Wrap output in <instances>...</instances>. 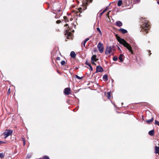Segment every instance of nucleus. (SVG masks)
Instances as JSON below:
<instances>
[{"instance_id":"obj_1","label":"nucleus","mask_w":159,"mask_h":159,"mask_svg":"<svg viewBox=\"0 0 159 159\" xmlns=\"http://www.w3.org/2000/svg\"><path fill=\"white\" fill-rule=\"evenodd\" d=\"M118 41L121 44H123L125 47L131 52V53H133L132 48L130 45L127 43L124 39L120 38L119 37H116Z\"/></svg>"},{"instance_id":"obj_2","label":"nucleus","mask_w":159,"mask_h":159,"mask_svg":"<svg viewBox=\"0 0 159 159\" xmlns=\"http://www.w3.org/2000/svg\"><path fill=\"white\" fill-rule=\"evenodd\" d=\"M118 41L121 44H123L125 47L131 52V53H133L132 48L130 45L127 43L124 39L120 38L119 37H116Z\"/></svg>"},{"instance_id":"obj_3","label":"nucleus","mask_w":159,"mask_h":159,"mask_svg":"<svg viewBox=\"0 0 159 159\" xmlns=\"http://www.w3.org/2000/svg\"><path fill=\"white\" fill-rule=\"evenodd\" d=\"M149 29V25L148 22L144 23V24L142 26V30L143 31H145L146 33L148 32L147 31Z\"/></svg>"},{"instance_id":"obj_4","label":"nucleus","mask_w":159,"mask_h":159,"mask_svg":"<svg viewBox=\"0 0 159 159\" xmlns=\"http://www.w3.org/2000/svg\"><path fill=\"white\" fill-rule=\"evenodd\" d=\"M13 131L10 129L6 130L3 133V134L5 136V138L6 139L7 137L12 134Z\"/></svg>"},{"instance_id":"obj_5","label":"nucleus","mask_w":159,"mask_h":159,"mask_svg":"<svg viewBox=\"0 0 159 159\" xmlns=\"http://www.w3.org/2000/svg\"><path fill=\"white\" fill-rule=\"evenodd\" d=\"M97 47L100 53H102L103 52L104 48L102 43L99 42L97 45Z\"/></svg>"},{"instance_id":"obj_6","label":"nucleus","mask_w":159,"mask_h":159,"mask_svg":"<svg viewBox=\"0 0 159 159\" xmlns=\"http://www.w3.org/2000/svg\"><path fill=\"white\" fill-rule=\"evenodd\" d=\"M92 2V0H83V5L84 6L83 8L84 10L86 9V5L88 4V3Z\"/></svg>"},{"instance_id":"obj_7","label":"nucleus","mask_w":159,"mask_h":159,"mask_svg":"<svg viewBox=\"0 0 159 159\" xmlns=\"http://www.w3.org/2000/svg\"><path fill=\"white\" fill-rule=\"evenodd\" d=\"M91 62L93 65H94L95 66H96V64L95 63V62H96L98 59L96 58V56L95 55H93L91 58Z\"/></svg>"},{"instance_id":"obj_8","label":"nucleus","mask_w":159,"mask_h":159,"mask_svg":"<svg viewBox=\"0 0 159 159\" xmlns=\"http://www.w3.org/2000/svg\"><path fill=\"white\" fill-rule=\"evenodd\" d=\"M112 52V48L111 46H109L107 48L105 51V54L107 55L110 54Z\"/></svg>"},{"instance_id":"obj_9","label":"nucleus","mask_w":159,"mask_h":159,"mask_svg":"<svg viewBox=\"0 0 159 159\" xmlns=\"http://www.w3.org/2000/svg\"><path fill=\"white\" fill-rule=\"evenodd\" d=\"M64 92L65 94L68 95L70 93V89L69 88H67L65 89Z\"/></svg>"},{"instance_id":"obj_10","label":"nucleus","mask_w":159,"mask_h":159,"mask_svg":"<svg viewBox=\"0 0 159 159\" xmlns=\"http://www.w3.org/2000/svg\"><path fill=\"white\" fill-rule=\"evenodd\" d=\"M103 69L102 67L100 66H97L96 68V72H102Z\"/></svg>"},{"instance_id":"obj_11","label":"nucleus","mask_w":159,"mask_h":159,"mask_svg":"<svg viewBox=\"0 0 159 159\" xmlns=\"http://www.w3.org/2000/svg\"><path fill=\"white\" fill-rule=\"evenodd\" d=\"M155 153L156 154H159V147L155 146Z\"/></svg>"},{"instance_id":"obj_12","label":"nucleus","mask_w":159,"mask_h":159,"mask_svg":"<svg viewBox=\"0 0 159 159\" xmlns=\"http://www.w3.org/2000/svg\"><path fill=\"white\" fill-rule=\"evenodd\" d=\"M115 25L118 26H121L122 25V23L121 22L119 21L116 22Z\"/></svg>"},{"instance_id":"obj_13","label":"nucleus","mask_w":159,"mask_h":159,"mask_svg":"<svg viewBox=\"0 0 159 159\" xmlns=\"http://www.w3.org/2000/svg\"><path fill=\"white\" fill-rule=\"evenodd\" d=\"M89 40V39L88 38H86L85 40L84 41L83 43H82V45H83L84 47H85V43L86 42Z\"/></svg>"},{"instance_id":"obj_14","label":"nucleus","mask_w":159,"mask_h":159,"mask_svg":"<svg viewBox=\"0 0 159 159\" xmlns=\"http://www.w3.org/2000/svg\"><path fill=\"white\" fill-rule=\"evenodd\" d=\"M70 55L72 57L74 58L76 56V54L74 52L72 51L70 52Z\"/></svg>"},{"instance_id":"obj_15","label":"nucleus","mask_w":159,"mask_h":159,"mask_svg":"<svg viewBox=\"0 0 159 159\" xmlns=\"http://www.w3.org/2000/svg\"><path fill=\"white\" fill-rule=\"evenodd\" d=\"M119 31L123 34H125L127 32V31L123 29H120L119 30Z\"/></svg>"},{"instance_id":"obj_16","label":"nucleus","mask_w":159,"mask_h":159,"mask_svg":"<svg viewBox=\"0 0 159 159\" xmlns=\"http://www.w3.org/2000/svg\"><path fill=\"white\" fill-rule=\"evenodd\" d=\"M154 131L153 130H152L149 131L148 132V134L149 135L152 136L154 135Z\"/></svg>"},{"instance_id":"obj_17","label":"nucleus","mask_w":159,"mask_h":159,"mask_svg":"<svg viewBox=\"0 0 159 159\" xmlns=\"http://www.w3.org/2000/svg\"><path fill=\"white\" fill-rule=\"evenodd\" d=\"M103 79L104 81H107L108 80L107 75H104L103 77Z\"/></svg>"},{"instance_id":"obj_18","label":"nucleus","mask_w":159,"mask_h":159,"mask_svg":"<svg viewBox=\"0 0 159 159\" xmlns=\"http://www.w3.org/2000/svg\"><path fill=\"white\" fill-rule=\"evenodd\" d=\"M153 120V117H152V118H151V119L146 120V121L147 123H150L152 122Z\"/></svg>"},{"instance_id":"obj_19","label":"nucleus","mask_w":159,"mask_h":159,"mask_svg":"<svg viewBox=\"0 0 159 159\" xmlns=\"http://www.w3.org/2000/svg\"><path fill=\"white\" fill-rule=\"evenodd\" d=\"M122 1L121 0H119L117 3V5L118 6L120 7L122 5Z\"/></svg>"},{"instance_id":"obj_20","label":"nucleus","mask_w":159,"mask_h":159,"mask_svg":"<svg viewBox=\"0 0 159 159\" xmlns=\"http://www.w3.org/2000/svg\"><path fill=\"white\" fill-rule=\"evenodd\" d=\"M123 55L122 54L120 55L119 57V59L120 60V61H123V60L122 58Z\"/></svg>"},{"instance_id":"obj_21","label":"nucleus","mask_w":159,"mask_h":159,"mask_svg":"<svg viewBox=\"0 0 159 159\" xmlns=\"http://www.w3.org/2000/svg\"><path fill=\"white\" fill-rule=\"evenodd\" d=\"M5 156L4 153L2 152L0 153V157L1 158H3Z\"/></svg>"},{"instance_id":"obj_22","label":"nucleus","mask_w":159,"mask_h":159,"mask_svg":"<svg viewBox=\"0 0 159 159\" xmlns=\"http://www.w3.org/2000/svg\"><path fill=\"white\" fill-rule=\"evenodd\" d=\"M86 65L89 66L91 70H93L92 67L90 64H86Z\"/></svg>"},{"instance_id":"obj_23","label":"nucleus","mask_w":159,"mask_h":159,"mask_svg":"<svg viewBox=\"0 0 159 159\" xmlns=\"http://www.w3.org/2000/svg\"><path fill=\"white\" fill-rule=\"evenodd\" d=\"M107 98L108 99H110L111 98V93L110 92H108L107 93Z\"/></svg>"},{"instance_id":"obj_24","label":"nucleus","mask_w":159,"mask_h":159,"mask_svg":"<svg viewBox=\"0 0 159 159\" xmlns=\"http://www.w3.org/2000/svg\"><path fill=\"white\" fill-rule=\"evenodd\" d=\"M75 76L76 78H77V79H78L79 80H81L82 78V77H80L77 75H75Z\"/></svg>"},{"instance_id":"obj_25","label":"nucleus","mask_w":159,"mask_h":159,"mask_svg":"<svg viewBox=\"0 0 159 159\" xmlns=\"http://www.w3.org/2000/svg\"><path fill=\"white\" fill-rule=\"evenodd\" d=\"M155 124L159 126V122L156 120H155Z\"/></svg>"},{"instance_id":"obj_26","label":"nucleus","mask_w":159,"mask_h":159,"mask_svg":"<svg viewBox=\"0 0 159 159\" xmlns=\"http://www.w3.org/2000/svg\"><path fill=\"white\" fill-rule=\"evenodd\" d=\"M113 59L114 61H116L117 60V57H113Z\"/></svg>"},{"instance_id":"obj_27","label":"nucleus","mask_w":159,"mask_h":159,"mask_svg":"<svg viewBox=\"0 0 159 159\" xmlns=\"http://www.w3.org/2000/svg\"><path fill=\"white\" fill-rule=\"evenodd\" d=\"M65 61H61V65H65Z\"/></svg>"},{"instance_id":"obj_28","label":"nucleus","mask_w":159,"mask_h":159,"mask_svg":"<svg viewBox=\"0 0 159 159\" xmlns=\"http://www.w3.org/2000/svg\"><path fill=\"white\" fill-rule=\"evenodd\" d=\"M43 159H49V158L48 156H45L43 157Z\"/></svg>"},{"instance_id":"obj_29","label":"nucleus","mask_w":159,"mask_h":159,"mask_svg":"<svg viewBox=\"0 0 159 159\" xmlns=\"http://www.w3.org/2000/svg\"><path fill=\"white\" fill-rule=\"evenodd\" d=\"M97 29L98 31L101 34V30L99 28H97Z\"/></svg>"},{"instance_id":"obj_30","label":"nucleus","mask_w":159,"mask_h":159,"mask_svg":"<svg viewBox=\"0 0 159 159\" xmlns=\"http://www.w3.org/2000/svg\"><path fill=\"white\" fill-rule=\"evenodd\" d=\"M22 139V140H23V145H25V140L23 138Z\"/></svg>"},{"instance_id":"obj_31","label":"nucleus","mask_w":159,"mask_h":159,"mask_svg":"<svg viewBox=\"0 0 159 159\" xmlns=\"http://www.w3.org/2000/svg\"><path fill=\"white\" fill-rule=\"evenodd\" d=\"M107 8H106L105 9H104L102 12L101 14H103V13H104L106 11H107Z\"/></svg>"},{"instance_id":"obj_32","label":"nucleus","mask_w":159,"mask_h":159,"mask_svg":"<svg viewBox=\"0 0 159 159\" xmlns=\"http://www.w3.org/2000/svg\"><path fill=\"white\" fill-rule=\"evenodd\" d=\"M67 33L68 34V38H70V37L71 36V34L70 33L69 34V32H67Z\"/></svg>"},{"instance_id":"obj_33","label":"nucleus","mask_w":159,"mask_h":159,"mask_svg":"<svg viewBox=\"0 0 159 159\" xmlns=\"http://www.w3.org/2000/svg\"><path fill=\"white\" fill-rule=\"evenodd\" d=\"M82 9V8L81 7H80V8H79L78 9V10L80 12V13H81L82 12V11H81V10Z\"/></svg>"},{"instance_id":"obj_34","label":"nucleus","mask_w":159,"mask_h":159,"mask_svg":"<svg viewBox=\"0 0 159 159\" xmlns=\"http://www.w3.org/2000/svg\"><path fill=\"white\" fill-rule=\"evenodd\" d=\"M6 143L5 142L0 141V144L2 143Z\"/></svg>"},{"instance_id":"obj_35","label":"nucleus","mask_w":159,"mask_h":159,"mask_svg":"<svg viewBox=\"0 0 159 159\" xmlns=\"http://www.w3.org/2000/svg\"><path fill=\"white\" fill-rule=\"evenodd\" d=\"M56 22H57V23H59L61 22V21L60 20H57V21Z\"/></svg>"},{"instance_id":"obj_36","label":"nucleus","mask_w":159,"mask_h":159,"mask_svg":"<svg viewBox=\"0 0 159 159\" xmlns=\"http://www.w3.org/2000/svg\"><path fill=\"white\" fill-rule=\"evenodd\" d=\"M31 157V155H28L27 156V157L28 158H30Z\"/></svg>"},{"instance_id":"obj_37","label":"nucleus","mask_w":159,"mask_h":159,"mask_svg":"<svg viewBox=\"0 0 159 159\" xmlns=\"http://www.w3.org/2000/svg\"><path fill=\"white\" fill-rule=\"evenodd\" d=\"M8 93H10V88L8 90Z\"/></svg>"},{"instance_id":"obj_38","label":"nucleus","mask_w":159,"mask_h":159,"mask_svg":"<svg viewBox=\"0 0 159 159\" xmlns=\"http://www.w3.org/2000/svg\"><path fill=\"white\" fill-rule=\"evenodd\" d=\"M56 59H57V60H60V57H57V58H56Z\"/></svg>"},{"instance_id":"obj_39","label":"nucleus","mask_w":159,"mask_h":159,"mask_svg":"<svg viewBox=\"0 0 159 159\" xmlns=\"http://www.w3.org/2000/svg\"><path fill=\"white\" fill-rule=\"evenodd\" d=\"M109 12H108V13H107V16H109Z\"/></svg>"},{"instance_id":"obj_40","label":"nucleus","mask_w":159,"mask_h":159,"mask_svg":"<svg viewBox=\"0 0 159 159\" xmlns=\"http://www.w3.org/2000/svg\"><path fill=\"white\" fill-rule=\"evenodd\" d=\"M157 3H158V4L159 5V1L158 2H157Z\"/></svg>"},{"instance_id":"obj_41","label":"nucleus","mask_w":159,"mask_h":159,"mask_svg":"<svg viewBox=\"0 0 159 159\" xmlns=\"http://www.w3.org/2000/svg\"><path fill=\"white\" fill-rule=\"evenodd\" d=\"M118 49L119 50H120V48L119 47H118Z\"/></svg>"},{"instance_id":"obj_42","label":"nucleus","mask_w":159,"mask_h":159,"mask_svg":"<svg viewBox=\"0 0 159 159\" xmlns=\"http://www.w3.org/2000/svg\"><path fill=\"white\" fill-rule=\"evenodd\" d=\"M86 64H88L87 61L86 62Z\"/></svg>"},{"instance_id":"obj_43","label":"nucleus","mask_w":159,"mask_h":159,"mask_svg":"<svg viewBox=\"0 0 159 159\" xmlns=\"http://www.w3.org/2000/svg\"><path fill=\"white\" fill-rule=\"evenodd\" d=\"M66 25H68V24H66Z\"/></svg>"}]
</instances>
